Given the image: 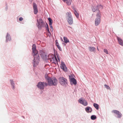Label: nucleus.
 I'll use <instances>...</instances> for the list:
<instances>
[{
    "instance_id": "nucleus-25",
    "label": "nucleus",
    "mask_w": 123,
    "mask_h": 123,
    "mask_svg": "<svg viewBox=\"0 0 123 123\" xmlns=\"http://www.w3.org/2000/svg\"><path fill=\"white\" fill-rule=\"evenodd\" d=\"M74 13L76 17L77 18H79V14L76 11H74Z\"/></svg>"
},
{
    "instance_id": "nucleus-30",
    "label": "nucleus",
    "mask_w": 123,
    "mask_h": 123,
    "mask_svg": "<svg viewBox=\"0 0 123 123\" xmlns=\"http://www.w3.org/2000/svg\"><path fill=\"white\" fill-rule=\"evenodd\" d=\"M97 9L100 8H101L102 9H103V6L101 5H97Z\"/></svg>"
},
{
    "instance_id": "nucleus-6",
    "label": "nucleus",
    "mask_w": 123,
    "mask_h": 123,
    "mask_svg": "<svg viewBox=\"0 0 123 123\" xmlns=\"http://www.w3.org/2000/svg\"><path fill=\"white\" fill-rule=\"evenodd\" d=\"M32 47V54H33V55L34 56L35 58V56L37 55H38V57L39 58V55L38 53V51L36 49V47L35 44H33Z\"/></svg>"
},
{
    "instance_id": "nucleus-16",
    "label": "nucleus",
    "mask_w": 123,
    "mask_h": 123,
    "mask_svg": "<svg viewBox=\"0 0 123 123\" xmlns=\"http://www.w3.org/2000/svg\"><path fill=\"white\" fill-rule=\"evenodd\" d=\"M6 43L8 42L9 41H11L12 40L11 37L8 32L7 33L6 35Z\"/></svg>"
},
{
    "instance_id": "nucleus-20",
    "label": "nucleus",
    "mask_w": 123,
    "mask_h": 123,
    "mask_svg": "<svg viewBox=\"0 0 123 123\" xmlns=\"http://www.w3.org/2000/svg\"><path fill=\"white\" fill-rule=\"evenodd\" d=\"M62 1L64 2H66V3L67 5L68 6L70 5L72 1V0H62Z\"/></svg>"
},
{
    "instance_id": "nucleus-39",
    "label": "nucleus",
    "mask_w": 123,
    "mask_h": 123,
    "mask_svg": "<svg viewBox=\"0 0 123 123\" xmlns=\"http://www.w3.org/2000/svg\"><path fill=\"white\" fill-rule=\"evenodd\" d=\"M23 19V18L22 17H20L19 18V20L20 21H22Z\"/></svg>"
},
{
    "instance_id": "nucleus-41",
    "label": "nucleus",
    "mask_w": 123,
    "mask_h": 123,
    "mask_svg": "<svg viewBox=\"0 0 123 123\" xmlns=\"http://www.w3.org/2000/svg\"><path fill=\"white\" fill-rule=\"evenodd\" d=\"M47 31L48 33H49V34H50V35H51V33L49 30V29H47Z\"/></svg>"
},
{
    "instance_id": "nucleus-32",
    "label": "nucleus",
    "mask_w": 123,
    "mask_h": 123,
    "mask_svg": "<svg viewBox=\"0 0 123 123\" xmlns=\"http://www.w3.org/2000/svg\"><path fill=\"white\" fill-rule=\"evenodd\" d=\"M52 25V24L49 25V26H50V28L51 29H52V31L51 30V31H53V30L54 29L53 28Z\"/></svg>"
},
{
    "instance_id": "nucleus-14",
    "label": "nucleus",
    "mask_w": 123,
    "mask_h": 123,
    "mask_svg": "<svg viewBox=\"0 0 123 123\" xmlns=\"http://www.w3.org/2000/svg\"><path fill=\"white\" fill-rule=\"evenodd\" d=\"M61 68L63 71L66 72L67 71V68L65 63L62 61L61 64Z\"/></svg>"
},
{
    "instance_id": "nucleus-28",
    "label": "nucleus",
    "mask_w": 123,
    "mask_h": 123,
    "mask_svg": "<svg viewBox=\"0 0 123 123\" xmlns=\"http://www.w3.org/2000/svg\"><path fill=\"white\" fill-rule=\"evenodd\" d=\"M56 55L57 58L58 60V61L59 62H60V59L59 58V54H58V53H57V51H56Z\"/></svg>"
},
{
    "instance_id": "nucleus-2",
    "label": "nucleus",
    "mask_w": 123,
    "mask_h": 123,
    "mask_svg": "<svg viewBox=\"0 0 123 123\" xmlns=\"http://www.w3.org/2000/svg\"><path fill=\"white\" fill-rule=\"evenodd\" d=\"M37 21L36 25L39 29H41L42 27H45V24L42 18L37 19Z\"/></svg>"
},
{
    "instance_id": "nucleus-11",
    "label": "nucleus",
    "mask_w": 123,
    "mask_h": 123,
    "mask_svg": "<svg viewBox=\"0 0 123 123\" xmlns=\"http://www.w3.org/2000/svg\"><path fill=\"white\" fill-rule=\"evenodd\" d=\"M43 82H39L37 85V86L38 88L41 90H43L44 86L43 85Z\"/></svg>"
},
{
    "instance_id": "nucleus-38",
    "label": "nucleus",
    "mask_w": 123,
    "mask_h": 123,
    "mask_svg": "<svg viewBox=\"0 0 123 123\" xmlns=\"http://www.w3.org/2000/svg\"><path fill=\"white\" fill-rule=\"evenodd\" d=\"M45 28L47 30L49 29L48 25L47 23H46V25H45Z\"/></svg>"
},
{
    "instance_id": "nucleus-5",
    "label": "nucleus",
    "mask_w": 123,
    "mask_h": 123,
    "mask_svg": "<svg viewBox=\"0 0 123 123\" xmlns=\"http://www.w3.org/2000/svg\"><path fill=\"white\" fill-rule=\"evenodd\" d=\"M59 83L63 86H66L68 84L67 79L63 77H60L59 78Z\"/></svg>"
},
{
    "instance_id": "nucleus-35",
    "label": "nucleus",
    "mask_w": 123,
    "mask_h": 123,
    "mask_svg": "<svg viewBox=\"0 0 123 123\" xmlns=\"http://www.w3.org/2000/svg\"><path fill=\"white\" fill-rule=\"evenodd\" d=\"M55 42L56 43V46L59 45V44L58 42V41L57 40H55Z\"/></svg>"
},
{
    "instance_id": "nucleus-18",
    "label": "nucleus",
    "mask_w": 123,
    "mask_h": 123,
    "mask_svg": "<svg viewBox=\"0 0 123 123\" xmlns=\"http://www.w3.org/2000/svg\"><path fill=\"white\" fill-rule=\"evenodd\" d=\"M117 39L119 44L122 46H123V41L122 39L118 37H117Z\"/></svg>"
},
{
    "instance_id": "nucleus-43",
    "label": "nucleus",
    "mask_w": 123,
    "mask_h": 123,
    "mask_svg": "<svg viewBox=\"0 0 123 123\" xmlns=\"http://www.w3.org/2000/svg\"><path fill=\"white\" fill-rule=\"evenodd\" d=\"M54 54H55V53H56V51H57L54 48Z\"/></svg>"
},
{
    "instance_id": "nucleus-46",
    "label": "nucleus",
    "mask_w": 123,
    "mask_h": 123,
    "mask_svg": "<svg viewBox=\"0 0 123 123\" xmlns=\"http://www.w3.org/2000/svg\"><path fill=\"white\" fill-rule=\"evenodd\" d=\"M61 39L62 40V41L63 42V40L62 39V38H61Z\"/></svg>"
},
{
    "instance_id": "nucleus-17",
    "label": "nucleus",
    "mask_w": 123,
    "mask_h": 123,
    "mask_svg": "<svg viewBox=\"0 0 123 123\" xmlns=\"http://www.w3.org/2000/svg\"><path fill=\"white\" fill-rule=\"evenodd\" d=\"M85 110L88 113H91L92 111V108L91 107L89 106H87L85 108Z\"/></svg>"
},
{
    "instance_id": "nucleus-31",
    "label": "nucleus",
    "mask_w": 123,
    "mask_h": 123,
    "mask_svg": "<svg viewBox=\"0 0 123 123\" xmlns=\"http://www.w3.org/2000/svg\"><path fill=\"white\" fill-rule=\"evenodd\" d=\"M104 52L106 54H108V51L107 49H104Z\"/></svg>"
},
{
    "instance_id": "nucleus-47",
    "label": "nucleus",
    "mask_w": 123,
    "mask_h": 123,
    "mask_svg": "<svg viewBox=\"0 0 123 123\" xmlns=\"http://www.w3.org/2000/svg\"><path fill=\"white\" fill-rule=\"evenodd\" d=\"M68 27H69V28H72L71 27H70L69 26H68Z\"/></svg>"
},
{
    "instance_id": "nucleus-36",
    "label": "nucleus",
    "mask_w": 123,
    "mask_h": 123,
    "mask_svg": "<svg viewBox=\"0 0 123 123\" xmlns=\"http://www.w3.org/2000/svg\"><path fill=\"white\" fill-rule=\"evenodd\" d=\"M55 61L56 63V64L57 63V64L58 65V61L57 60V58H56V56H55Z\"/></svg>"
},
{
    "instance_id": "nucleus-42",
    "label": "nucleus",
    "mask_w": 123,
    "mask_h": 123,
    "mask_svg": "<svg viewBox=\"0 0 123 123\" xmlns=\"http://www.w3.org/2000/svg\"><path fill=\"white\" fill-rule=\"evenodd\" d=\"M72 8L74 10V11H76V9L74 7H72Z\"/></svg>"
},
{
    "instance_id": "nucleus-44",
    "label": "nucleus",
    "mask_w": 123,
    "mask_h": 123,
    "mask_svg": "<svg viewBox=\"0 0 123 123\" xmlns=\"http://www.w3.org/2000/svg\"><path fill=\"white\" fill-rule=\"evenodd\" d=\"M32 0H29V1L31 3L32 2Z\"/></svg>"
},
{
    "instance_id": "nucleus-29",
    "label": "nucleus",
    "mask_w": 123,
    "mask_h": 123,
    "mask_svg": "<svg viewBox=\"0 0 123 123\" xmlns=\"http://www.w3.org/2000/svg\"><path fill=\"white\" fill-rule=\"evenodd\" d=\"M74 77H75V76L74 74H72L69 76V78L70 80H71V78H74Z\"/></svg>"
},
{
    "instance_id": "nucleus-45",
    "label": "nucleus",
    "mask_w": 123,
    "mask_h": 123,
    "mask_svg": "<svg viewBox=\"0 0 123 123\" xmlns=\"http://www.w3.org/2000/svg\"><path fill=\"white\" fill-rule=\"evenodd\" d=\"M63 43V45L64 46H65L66 45V44L65 43Z\"/></svg>"
},
{
    "instance_id": "nucleus-37",
    "label": "nucleus",
    "mask_w": 123,
    "mask_h": 123,
    "mask_svg": "<svg viewBox=\"0 0 123 123\" xmlns=\"http://www.w3.org/2000/svg\"><path fill=\"white\" fill-rule=\"evenodd\" d=\"M43 85L44 86V85L46 86H47L48 85V83H47L46 82H43Z\"/></svg>"
},
{
    "instance_id": "nucleus-21",
    "label": "nucleus",
    "mask_w": 123,
    "mask_h": 123,
    "mask_svg": "<svg viewBox=\"0 0 123 123\" xmlns=\"http://www.w3.org/2000/svg\"><path fill=\"white\" fill-rule=\"evenodd\" d=\"M92 10V11L93 12H95L96 11H98L99 10L98 9L97 7L96 6H93L91 7Z\"/></svg>"
},
{
    "instance_id": "nucleus-4",
    "label": "nucleus",
    "mask_w": 123,
    "mask_h": 123,
    "mask_svg": "<svg viewBox=\"0 0 123 123\" xmlns=\"http://www.w3.org/2000/svg\"><path fill=\"white\" fill-rule=\"evenodd\" d=\"M96 16L97 17L95 19V25L97 26L99 25L100 22L101 14L100 13L99 10H98V12Z\"/></svg>"
},
{
    "instance_id": "nucleus-15",
    "label": "nucleus",
    "mask_w": 123,
    "mask_h": 123,
    "mask_svg": "<svg viewBox=\"0 0 123 123\" xmlns=\"http://www.w3.org/2000/svg\"><path fill=\"white\" fill-rule=\"evenodd\" d=\"M70 84L72 86L73 85H76L77 84V81L75 78H71L70 80Z\"/></svg>"
},
{
    "instance_id": "nucleus-8",
    "label": "nucleus",
    "mask_w": 123,
    "mask_h": 123,
    "mask_svg": "<svg viewBox=\"0 0 123 123\" xmlns=\"http://www.w3.org/2000/svg\"><path fill=\"white\" fill-rule=\"evenodd\" d=\"M55 55H49L48 56V60H50V61L52 62L53 63L56 64V63L55 62Z\"/></svg>"
},
{
    "instance_id": "nucleus-13",
    "label": "nucleus",
    "mask_w": 123,
    "mask_h": 123,
    "mask_svg": "<svg viewBox=\"0 0 123 123\" xmlns=\"http://www.w3.org/2000/svg\"><path fill=\"white\" fill-rule=\"evenodd\" d=\"M32 5L33 8L34 13L35 14H37L38 12L37 6V4L35 2L33 3Z\"/></svg>"
},
{
    "instance_id": "nucleus-7",
    "label": "nucleus",
    "mask_w": 123,
    "mask_h": 123,
    "mask_svg": "<svg viewBox=\"0 0 123 123\" xmlns=\"http://www.w3.org/2000/svg\"><path fill=\"white\" fill-rule=\"evenodd\" d=\"M33 56L34 57V59L33 60V66L34 67H35L38 64L39 62L40 61V57L39 56V58H38V55H36L35 56V57L34 58V56Z\"/></svg>"
},
{
    "instance_id": "nucleus-34",
    "label": "nucleus",
    "mask_w": 123,
    "mask_h": 123,
    "mask_svg": "<svg viewBox=\"0 0 123 123\" xmlns=\"http://www.w3.org/2000/svg\"><path fill=\"white\" fill-rule=\"evenodd\" d=\"M57 47L60 51H62V49L60 45L57 46Z\"/></svg>"
},
{
    "instance_id": "nucleus-19",
    "label": "nucleus",
    "mask_w": 123,
    "mask_h": 123,
    "mask_svg": "<svg viewBox=\"0 0 123 123\" xmlns=\"http://www.w3.org/2000/svg\"><path fill=\"white\" fill-rule=\"evenodd\" d=\"M10 81V84L12 86V88L14 90L15 88V83L12 80H11Z\"/></svg>"
},
{
    "instance_id": "nucleus-3",
    "label": "nucleus",
    "mask_w": 123,
    "mask_h": 123,
    "mask_svg": "<svg viewBox=\"0 0 123 123\" xmlns=\"http://www.w3.org/2000/svg\"><path fill=\"white\" fill-rule=\"evenodd\" d=\"M66 14L67 22L70 25H72L73 23V20L71 12H68Z\"/></svg>"
},
{
    "instance_id": "nucleus-49",
    "label": "nucleus",
    "mask_w": 123,
    "mask_h": 123,
    "mask_svg": "<svg viewBox=\"0 0 123 123\" xmlns=\"http://www.w3.org/2000/svg\"><path fill=\"white\" fill-rule=\"evenodd\" d=\"M22 117H23V118H24V116H22Z\"/></svg>"
},
{
    "instance_id": "nucleus-12",
    "label": "nucleus",
    "mask_w": 123,
    "mask_h": 123,
    "mask_svg": "<svg viewBox=\"0 0 123 123\" xmlns=\"http://www.w3.org/2000/svg\"><path fill=\"white\" fill-rule=\"evenodd\" d=\"M112 113H114L117 115V118H121L122 116V114L120 112L116 110H113L112 111Z\"/></svg>"
},
{
    "instance_id": "nucleus-27",
    "label": "nucleus",
    "mask_w": 123,
    "mask_h": 123,
    "mask_svg": "<svg viewBox=\"0 0 123 123\" xmlns=\"http://www.w3.org/2000/svg\"><path fill=\"white\" fill-rule=\"evenodd\" d=\"M97 118L96 116L95 115H92L91 117V119L92 120H95Z\"/></svg>"
},
{
    "instance_id": "nucleus-50",
    "label": "nucleus",
    "mask_w": 123,
    "mask_h": 123,
    "mask_svg": "<svg viewBox=\"0 0 123 123\" xmlns=\"http://www.w3.org/2000/svg\"><path fill=\"white\" fill-rule=\"evenodd\" d=\"M97 49H98V50H99V49H98V48H97Z\"/></svg>"
},
{
    "instance_id": "nucleus-40",
    "label": "nucleus",
    "mask_w": 123,
    "mask_h": 123,
    "mask_svg": "<svg viewBox=\"0 0 123 123\" xmlns=\"http://www.w3.org/2000/svg\"><path fill=\"white\" fill-rule=\"evenodd\" d=\"M6 4V7L5 8V10H6V11H7V4L6 3H5Z\"/></svg>"
},
{
    "instance_id": "nucleus-33",
    "label": "nucleus",
    "mask_w": 123,
    "mask_h": 123,
    "mask_svg": "<svg viewBox=\"0 0 123 123\" xmlns=\"http://www.w3.org/2000/svg\"><path fill=\"white\" fill-rule=\"evenodd\" d=\"M105 88L107 89H109L110 88V87L108 85L106 84L105 85Z\"/></svg>"
},
{
    "instance_id": "nucleus-10",
    "label": "nucleus",
    "mask_w": 123,
    "mask_h": 123,
    "mask_svg": "<svg viewBox=\"0 0 123 123\" xmlns=\"http://www.w3.org/2000/svg\"><path fill=\"white\" fill-rule=\"evenodd\" d=\"M78 101L80 104H81L85 106H87L88 105L87 101L85 99H82V98L79 99Z\"/></svg>"
},
{
    "instance_id": "nucleus-1",
    "label": "nucleus",
    "mask_w": 123,
    "mask_h": 123,
    "mask_svg": "<svg viewBox=\"0 0 123 123\" xmlns=\"http://www.w3.org/2000/svg\"><path fill=\"white\" fill-rule=\"evenodd\" d=\"M45 78L48 81L49 86H55L57 85L58 81L55 77H54L51 78L48 75L46 74L45 75Z\"/></svg>"
},
{
    "instance_id": "nucleus-22",
    "label": "nucleus",
    "mask_w": 123,
    "mask_h": 123,
    "mask_svg": "<svg viewBox=\"0 0 123 123\" xmlns=\"http://www.w3.org/2000/svg\"><path fill=\"white\" fill-rule=\"evenodd\" d=\"M88 49L89 51L91 52L94 51L95 50V48L94 47L89 46Z\"/></svg>"
},
{
    "instance_id": "nucleus-24",
    "label": "nucleus",
    "mask_w": 123,
    "mask_h": 123,
    "mask_svg": "<svg viewBox=\"0 0 123 123\" xmlns=\"http://www.w3.org/2000/svg\"><path fill=\"white\" fill-rule=\"evenodd\" d=\"M93 106L97 110L99 108V105L97 103H94L93 104Z\"/></svg>"
},
{
    "instance_id": "nucleus-23",
    "label": "nucleus",
    "mask_w": 123,
    "mask_h": 123,
    "mask_svg": "<svg viewBox=\"0 0 123 123\" xmlns=\"http://www.w3.org/2000/svg\"><path fill=\"white\" fill-rule=\"evenodd\" d=\"M63 39L64 41V42L65 43H68L69 42V39L65 37H63Z\"/></svg>"
},
{
    "instance_id": "nucleus-48",
    "label": "nucleus",
    "mask_w": 123,
    "mask_h": 123,
    "mask_svg": "<svg viewBox=\"0 0 123 123\" xmlns=\"http://www.w3.org/2000/svg\"><path fill=\"white\" fill-rule=\"evenodd\" d=\"M42 92H43V91H42L41 92V93H42Z\"/></svg>"
},
{
    "instance_id": "nucleus-9",
    "label": "nucleus",
    "mask_w": 123,
    "mask_h": 123,
    "mask_svg": "<svg viewBox=\"0 0 123 123\" xmlns=\"http://www.w3.org/2000/svg\"><path fill=\"white\" fill-rule=\"evenodd\" d=\"M39 52L40 55L42 59H45L46 60L47 59L48 56L46 55L43 50H40Z\"/></svg>"
},
{
    "instance_id": "nucleus-26",
    "label": "nucleus",
    "mask_w": 123,
    "mask_h": 123,
    "mask_svg": "<svg viewBox=\"0 0 123 123\" xmlns=\"http://www.w3.org/2000/svg\"><path fill=\"white\" fill-rule=\"evenodd\" d=\"M48 20L49 21V24H52L53 23V20L50 17H49L48 18Z\"/></svg>"
}]
</instances>
